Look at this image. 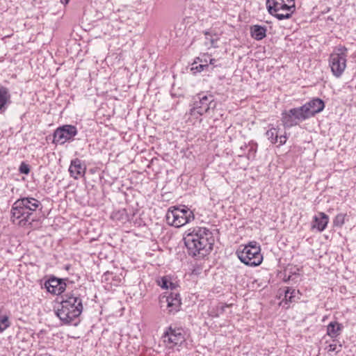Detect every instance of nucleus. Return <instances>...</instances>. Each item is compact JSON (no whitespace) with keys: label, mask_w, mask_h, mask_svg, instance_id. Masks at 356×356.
Masks as SVG:
<instances>
[{"label":"nucleus","mask_w":356,"mask_h":356,"mask_svg":"<svg viewBox=\"0 0 356 356\" xmlns=\"http://www.w3.org/2000/svg\"><path fill=\"white\" fill-rule=\"evenodd\" d=\"M184 244L188 254L204 257L213 249L214 238L209 229L202 227H191L184 236Z\"/></svg>","instance_id":"nucleus-1"},{"label":"nucleus","mask_w":356,"mask_h":356,"mask_svg":"<svg viewBox=\"0 0 356 356\" xmlns=\"http://www.w3.org/2000/svg\"><path fill=\"white\" fill-rule=\"evenodd\" d=\"M215 61H216L215 59H213V58L210 59V62H209L210 65H214Z\"/></svg>","instance_id":"nucleus-34"},{"label":"nucleus","mask_w":356,"mask_h":356,"mask_svg":"<svg viewBox=\"0 0 356 356\" xmlns=\"http://www.w3.org/2000/svg\"><path fill=\"white\" fill-rule=\"evenodd\" d=\"M346 216V214L345 213L337 214L333 220V225L334 227H341L345 223Z\"/></svg>","instance_id":"nucleus-24"},{"label":"nucleus","mask_w":356,"mask_h":356,"mask_svg":"<svg viewBox=\"0 0 356 356\" xmlns=\"http://www.w3.org/2000/svg\"><path fill=\"white\" fill-rule=\"evenodd\" d=\"M56 314L63 324L68 325L79 317L83 311L82 300L79 295L67 293L60 296Z\"/></svg>","instance_id":"nucleus-3"},{"label":"nucleus","mask_w":356,"mask_h":356,"mask_svg":"<svg viewBox=\"0 0 356 356\" xmlns=\"http://www.w3.org/2000/svg\"><path fill=\"white\" fill-rule=\"evenodd\" d=\"M10 326L8 318L6 316L0 317V327L2 329V332Z\"/></svg>","instance_id":"nucleus-25"},{"label":"nucleus","mask_w":356,"mask_h":356,"mask_svg":"<svg viewBox=\"0 0 356 356\" xmlns=\"http://www.w3.org/2000/svg\"><path fill=\"white\" fill-rule=\"evenodd\" d=\"M77 133L78 131L75 126L71 124L63 125L54 131L53 142L55 144L63 145L67 141L73 140Z\"/></svg>","instance_id":"nucleus-9"},{"label":"nucleus","mask_w":356,"mask_h":356,"mask_svg":"<svg viewBox=\"0 0 356 356\" xmlns=\"http://www.w3.org/2000/svg\"><path fill=\"white\" fill-rule=\"evenodd\" d=\"M300 296L299 291L291 287H286L284 291V299L286 302H295L300 299Z\"/></svg>","instance_id":"nucleus-20"},{"label":"nucleus","mask_w":356,"mask_h":356,"mask_svg":"<svg viewBox=\"0 0 356 356\" xmlns=\"http://www.w3.org/2000/svg\"><path fill=\"white\" fill-rule=\"evenodd\" d=\"M284 3H286V0H267L266 6L268 13L274 16L277 13V7Z\"/></svg>","instance_id":"nucleus-21"},{"label":"nucleus","mask_w":356,"mask_h":356,"mask_svg":"<svg viewBox=\"0 0 356 356\" xmlns=\"http://www.w3.org/2000/svg\"><path fill=\"white\" fill-rule=\"evenodd\" d=\"M161 307H163V304H166L168 313L175 314L180 310L181 301L180 295L178 292L171 291L166 292L165 295L160 298Z\"/></svg>","instance_id":"nucleus-10"},{"label":"nucleus","mask_w":356,"mask_h":356,"mask_svg":"<svg viewBox=\"0 0 356 356\" xmlns=\"http://www.w3.org/2000/svg\"><path fill=\"white\" fill-rule=\"evenodd\" d=\"M328 222V216L323 212H319L314 217L312 227L317 229L319 232H323L326 228Z\"/></svg>","instance_id":"nucleus-16"},{"label":"nucleus","mask_w":356,"mask_h":356,"mask_svg":"<svg viewBox=\"0 0 356 356\" xmlns=\"http://www.w3.org/2000/svg\"><path fill=\"white\" fill-rule=\"evenodd\" d=\"M168 286H169V289H170L171 290H174L176 288L175 284L172 283L170 281V282L168 284Z\"/></svg>","instance_id":"nucleus-31"},{"label":"nucleus","mask_w":356,"mask_h":356,"mask_svg":"<svg viewBox=\"0 0 356 356\" xmlns=\"http://www.w3.org/2000/svg\"><path fill=\"white\" fill-rule=\"evenodd\" d=\"M257 150V143L254 141H250L248 143V159H253L255 157V154Z\"/></svg>","instance_id":"nucleus-23"},{"label":"nucleus","mask_w":356,"mask_h":356,"mask_svg":"<svg viewBox=\"0 0 356 356\" xmlns=\"http://www.w3.org/2000/svg\"><path fill=\"white\" fill-rule=\"evenodd\" d=\"M266 136L268 138V139L273 144H275L278 142V130L276 128L272 127L270 129H268L266 133Z\"/></svg>","instance_id":"nucleus-22"},{"label":"nucleus","mask_w":356,"mask_h":356,"mask_svg":"<svg viewBox=\"0 0 356 356\" xmlns=\"http://www.w3.org/2000/svg\"><path fill=\"white\" fill-rule=\"evenodd\" d=\"M86 170V166L82 165L81 161L79 159L76 158L71 161L69 172L72 177L77 179L79 176H83Z\"/></svg>","instance_id":"nucleus-15"},{"label":"nucleus","mask_w":356,"mask_h":356,"mask_svg":"<svg viewBox=\"0 0 356 356\" xmlns=\"http://www.w3.org/2000/svg\"><path fill=\"white\" fill-rule=\"evenodd\" d=\"M216 105L213 95L200 93L193 97V106L190 109L189 114L195 118H197L199 116L213 111Z\"/></svg>","instance_id":"nucleus-4"},{"label":"nucleus","mask_w":356,"mask_h":356,"mask_svg":"<svg viewBox=\"0 0 356 356\" xmlns=\"http://www.w3.org/2000/svg\"><path fill=\"white\" fill-rule=\"evenodd\" d=\"M167 223L175 227H180L194 220L193 211L184 206L183 208H170L165 216Z\"/></svg>","instance_id":"nucleus-6"},{"label":"nucleus","mask_w":356,"mask_h":356,"mask_svg":"<svg viewBox=\"0 0 356 356\" xmlns=\"http://www.w3.org/2000/svg\"><path fill=\"white\" fill-rule=\"evenodd\" d=\"M328 351L330 352H338L337 350V344H330L328 346Z\"/></svg>","instance_id":"nucleus-30"},{"label":"nucleus","mask_w":356,"mask_h":356,"mask_svg":"<svg viewBox=\"0 0 356 356\" xmlns=\"http://www.w3.org/2000/svg\"><path fill=\"white\" fill-rule=\"evenodd\" d=\"M10 94L9 90L4 86L0 87V113H3L10 104Z\"/></svg>","instance_id":"nucleus-17"},{"label":"nucleus","mask_w":356,"mask_h":356,"mask_svg":"<svg viewBox=\"0 0 356 356\" xmlns=\"http://www.w3.org/2000/svg\"><path fill=\"white\" fill-rule=\"evenodd\" d=\"M236 254L240 261L249 266H259L263 261L260 245L256 241L250 242L241 250H237Z\"/></svg>","instance_id":"nucleus-5"},{"label":"nucleus","mask_w":356,"mask_h":356,"mask_svg":"<svg viewBox=\"0 0 356 356\" xmlns=\"http://www.w3.org/2000/svg\"><path fill=\"white\" fill-rule=\"evenodd\" d=\"M42 209L41 202L32 197H24L17 200L11 208V220L19 226L31 224L35 220L31 218L38 209Z\"/></svg>","instance_id":"nucleus-2"},{"label":"nucleus","mask_w":356,"mask_h":356,"mask_svg":"<svg viewBox=\"0 0 356 356\" xmlns=\"http://www.w3.org/2000/svg\"><path fill=\"white\" fill-rule=\"evenodd\" d=\"M267 29L264 26L253 25L250 27L251 36L256 40H261L266 36Z\"/></svg>","instance_id":"nucleus-19"},{"label":"nucleus","mask_w":356,"mask_h":356,"mask_svg":"<svg viewBox=\"0 0 356 356\" xmlns=\"http://www.w3.org/2000/svg\"><path fill=\"white\" fill-rule=\"evenodd\" d=\"M347 48L342 45L335 47L329 58V65L333 75L340 77L346 67Z\"/></svg>","instance_id":"nucleus-7"},{"label":"nucleus","mask_w":356,"mask_h":356,"mask_svg":"<svg viewBox=\"0 0 356 356\" xmlns=\"http://www.w3.org/2000/svg\"><path fill=\"white\" fill-rule=\"evenodd\" d=\"M284 3L277 7V13L275 14V17L279 20L289 19L296 10L294 0H286Z\"/></svg>","instance_id":"nucleus-13"},{"label":"nucleus","mask_w":356,"mask_h":356,"mask_svg":"<svg viewBox=\"0 0 356 356\" xmlns=\"http://www.w3.org/2000/svg\"><path fill=\"white\" fill-rule=\"evenodd\" d=\"M343 329V326L341 323L334 321H331L327 325V334L332 339L334 340V339L337 338L341 333Z\"/></svg>","instance_id":"nucleus-18"},{"label":"nucleus","mask_w":356,"mask_h":356,"mask_svg":"<svg viewBox=\"0 0 356 356\" xmlns=\"http://www.w3.org/2000/svg\"><path fill=\"white\" fill-rule=\"evenodd\" d=\"M209 68V65H207V64H200L195 67H191V70H195V72H202L204 71V70H208Z\"/></svg>","instance_id":"nucleus-28"},{"label":"nucleus","mask_w":356,"mask_h":356,"mask_svg":"<svg viewBox=\"0 0 356 356\" xmlns=\"http://www.w3.org/2000/svg\"><path fill=\"white\" fill-rule=\"evenodd\" d=\"M309 110L304 105L284 111L282 113V122L286 128L298 125L300 122L310 118Z\"/></svg>","instance_id":"nucleus-8"},{"label":"nucleus","mask_w":356,"mask_h":356,"mask_svg":"<svg viewBox=\"0 0 356 356\" xmlns=\"http://www.w3.org/2000/svg\"><path fill=\"white\" fill-rule=\"evenodd\" d=\"M158 284L162 288V289H169L168 284L170 282V280L168 277H163L160 280H158Z\"/></svg>","instance_id":"nucleus-26"},{"label":"nucleus","mask_w":356,"mask_h":356,"mask_svg":"<svg viewBox=\"0 0 356 356\" xmlns=\"http://www.w3.org/2000/svg\"><path fill=\"white\" fill-rule=\"evenodd\" d=\"M309 110V118L314 117L316 114L321 112L325 108L324 102L319 98H314L304 104Z\"/></svg>","instance_id":"nucleus-14"},{"label":"nucleus","mask_w":356,"mask_h":356,"mask_svg":"<svg viewBox=\"0 0 356 356\" xmlns=\"http://www.w3.org/2000/svg\"><path fill=\"white\" fill-rule=\"evenodd\" d=\"M70 0H60L63 4H67Z\"/></svg>","instance_id":"nucleus-33"},{"label":"nucleus","mask_w":356,"mask_h":356,"mask_svg":"<svg viewBox=\"0 0 356 356\" xmlns=\"http://www.w3.org/2000/svg\"><path fill=\"white\" fill-rule=\"evenodd\" d=\"M278 142L280 143V145H282L286 143V135H281L278 136Z\"/></svg>","instance_id":"nucleus-29"},{"label":"nucleus","mask_w":356,"mask_h":356,"mask_svg":"<svg viewBox=\"0 0 356 356\" xmlns=\"http://www.w3.org/2000/svg\"><path fill=\"white\" fill-rule=\"evenodd\" d=\"M20 173L24 175H28L30 172L29 165L24 162H22L19 168Z\"/></svg>","instance_id":"nucleus-27"},{"label":"nucleus","mask_w":356,"mask_h":356,"mask_svg":"<svg viewBox=\"0 0 356 356\" xmlns=\"http://www.w3.org/2000/svg\"><path fill=\"white\" fill-rule=\"evenodd\" d=\"M163 337L164 342L166 343L170 348L181 345L185 341L184 334L181 328L173 329L170 327L168 330L164 332Z\"/></svg>","instance_id":"nucleus-11"},{"label":"nucleus","mask_w":356,"mask_h":356,"mask_svg":"<svg viewBox=\"0 0 356 356\" xmlns=\"http://www.w3.org/2000/svg\"><path fill=\"white\" fill-rule=\"evenodd\" d=\"M64 279L51 277L44 282V287L47 291L54 295H61L66 289V283Z\"/></svg>","instance_id":"nucleus-12"},{"label":"nucleus","mask_w":356,"mask_h":356,"mask_svg":"<svg viewBox=\"0 0 356 356\" xmlns=\"http://www.w3.org/2000/svg\"><path fill=\"white\" fill-rule=\"evenodd\" d=\"M2 332V329H1V327H0V332Z\"/></svg>","instance_id":"nucleus-36"},{"label":"nucleus","mask_w":356,"mask_h":356,"mask_svg":"<svg viewBox=\"0 0 356 356\" xmlns=\"http://www.w3.org/2000/svg\"><path fill=\"white\" fill-rule=\"evenodd\" d=\"M247 148H248V144H244L243 145H242L241 147V149L243 150V151H244Z\"/></svg>","instance_id":"nucleus-32"},{"label":"nucleus","mask_w":356,"mask_h":356,"mask_svg":"<svg viewBox=\"0 0 356 356\" xmlns=\"http://www.w3.org/2000/svg\"><path fill=\"white\" fill-rule=\"evenodd\" d=\"M107 274H109V272H106V273H105V274H104V275H106Z\"/></svg>","instance_id":"nucleus-35"}]
</instances>
